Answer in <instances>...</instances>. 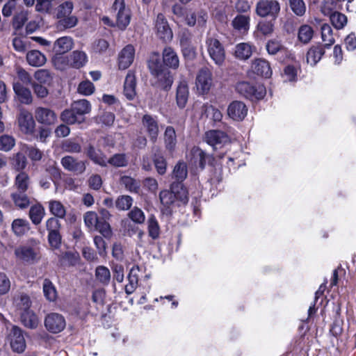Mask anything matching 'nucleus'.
I'll list each match as a JSON object with an SVG mask.
<instances>
[{
	"label": "nucleus",
	"instance_id": "nucleus-1",
	"mask_svg": "<svg viewBox=\"0 0 356 356\" xmlns=\"http://www.w3.org/2000/svg\"><path fill=\"white\" fill-rule=\"evenodd\" d=\"M147 67L151 75V86L159 90L168 92L174 83V74L172 70L162 65L160 54L153 51L150 54Z\"/></svg>",
	"mask_w": 356,
	"mask_h": 356
},
{
	"label": "nucleus",
	"instance_id": "nucleus-2",
	"mask_svg": "<svg viewBox=\"0 0 356 356\" xmlns=\"http://www.w3.org/2000/svg\"><path fill=\"white\" fill-rule=\"evenodd\" d=\"M110 13L116 19V26L120 30H125L131 19V11L126 5L125 0H115L110 8Z\"/></svg>",
	"mask_w": 356,
	"mask_h": 356
},
{
	"label": "nucleus",
	"instance_id": "nucleus-3",
	"mask_svg": "<svg viewBox=\"0 0 356 356\" xmlns=\"http://www.w3.org/2000/svg\"><path fill=\"white\" fill-rule=\"evenodd\" d=\"M235 90L240 95L252 101L262 99L266 94L264 85L249 81L238 82Z\"/></svg>",
	"mask_w": 356,
	"mask_h": 356
},
{
	"label": "nucleus",
	"instance_id": "nucleus-4",
	"mask_svg": "<svg viewBox=\"0 0 356 356\" xmlns=\"http://www.w3.org/2000/svg\"><path fill=\"white\" fill-rule=\"evenodd\" d=\"M73 8V3L70 1H66L58 6L56 13L58 19L57 26L60 29H70L77 24V17L71 15Z\"/></svg>",
	"mask_w": 356,
	"mask_h": 356
},
{
	"label": "nucleus",
	"instance_id": "nucleus-5",
	"mask_svg": "<svg viewBox=\"0 0 356 356\" xmlns=\"http://www.w3.org/2000/svg\"><path fill=\"white\" fill-rule=\"evenodd\" d=\"M255 11L261 17H269L276 20L280 12V4L277 0H259L256 4Z\"/></svg>",
	"mask_w": 356,
	"mask_h": 356
},
{
	"label": "nucleus",
	"instance_id": "nucleus-6",
	"mask_svg": "<svg viewBox=\"0 0 356 356\" xmlns=\"http://www.w3.org/2000/svg\"><path fill=\"white\" fill-rule=\"evenodd\" d=\"M16 259L26 264L37 263L40 259V253L38 249L30 245H19L14 251Z\"/></svg>",
	"mask_w": 356,
	"mask_h": 356
},
{
	"label": "nucleus",
	"instance_id": "nucleus-7",
	"mask_svg": "<svg viewBox=\"0 0 356 356\" xmlns=\"http://www.w3.org/2000/svg\"><path fill=\"white\" fill-rule=\"evenodd\" d=\"M207 51L216 64L220 65L225 60V50L222 44L216 38L209 37L206 39Z\"/></svg>",
	"mask_w": 356,
	"mask_h": 356
},
{
	"label": "nucleus",
	"instance_id": "nucleus-8",
	"mask_svg": "<svg viewBox=\"0 0 356 356\" xmlns=\"http://www.w3.org/2000/svg\"><path fill=\"white\" fill-rule=\"evenodd\" d=\"M266 49L268 54L276 56V59L282 63L290 58L291 56L288 49L276 39L269 40L266 42Z\"/></svg>",
	"mask_w": 356,
	"mask_h": 356
},
{
	"label": "nucleus",
	"instance_id": "nucleus-9",
	"mask_svg": "<svg viewBox=\"0 0 356 356\" xmlns=\"http://www.w3.org/2000/svg\"><path fill=\"white\" fill-rule=\"evenodd\" d=\"M154 25L156 34L160 40L164 42H169L172 40V31L163 13H159L157 15Z\"/></svg>",
	"mask_w": 356,
	"mask_h": 356
},
{
	"label": "nucleus",
	"instance_id": "nucleus-10",
	"mask_svg": "<svg viewBox=\"0 0 356 356\" xmlns=\"http://www.w3.org/2000/svg\"><path fill=\"white\" fill-rule=\"evenodd\" d=\"M170 189L177 202V207L186 206L189 200L188 191L181 181H173L170 185Z\"/></svg>",
	"mask_w": 356,
	"mask_h": 356
},
{
	"label": "nucleus",
	"instance_id": "nucleus-11",
	"mask_svg": "<svg viewBox=\"0 0 356 356\" xmlns=\"http://www.w3.org/2000/svg\"><path fill=\"white\" fill-rule=\"evenodd\" d=\"M12 350L17 353H23L26 348V341L21 328L14 325L8 336Z\"/></svg>",
	"mask_w": 356,
	"mask_h": 356
},
{
	"label": "nucleus",
	"instance_id": "nucleus-12",
	"mask_svg": "<svg viewBox=\"0 0 356 356\" xmlns=\"http://www.w3.org/2000/svg\"><path fill=\"white\" fill-rule=\"evenodd\" d=\"M206 142L216 151L218 147L222 148L224 145L229 141L228 135L220 130H209L205 134Z\"/></svg>",
	"mask_w": 356,
	"mask_h": 356
},
{
	"label": "nucleus",
	"instance_id": "nucleus-13",
	"mask_svg": "<svg viewBox=\"0 0 356 356\" xmlns=\"http://www.w3.org/2000/svg\"><path fill=\"white\" fill-rule=\"evenodd\" d=\"M65 320L61 314L51 313L44 320L46 329L51 333H59L65 327Z\"/></svg>",
	"mask_w": 356,
	"mask_h": 356
},
{
	"label": "nucleus",
	"instance_id": "nucleus-14",
	"mask_svg": "<svg viewBox=\"0 0 356 356\" xmlns=\"http://www.w3.org/2000/svg\"><path fill=\"white\" fill-rule=\"evenodd\" d=\"M142 124L145 128L147 134L152 143L157 140L159 128L157 116H152L149 114H145L142 117Z\"/></svg>",
	"mask_w": 356,
	"mask_h": 356
},
{
	"label": "nucleus",
	"instance_id": "nucleus-15",
	"mask_svg": "<svg viewBox=\"0 0 356 356\" xmlns=\"http://www.w3.org/2000/svg\"><path fill=\"white\" fill-rule=\"evenodd\" d=\"M247 113L248 107L241 101H233L227 107V115L234 121L241 122L243 120Z\"/></svg>",
	"mask_w": 356,
	"mask_h": 356
},
{
	"label": "nucleus",
	"instance_id": "nucleus-16",
	"mask_svg": "<svg viewBox=\"0 0 356 356\" xmlns=\"http://www.w3.org/2000/svg\"><path fill=\"white\" fill-rule=\"evenodd\" d=\"M196 86L202 94H207L212 86V73L207 67L200 70L196 77Z\"/></svg>",
	"mask_w": 356,
	"mask_h": 356
},
{
	"label": "nucleus",
	"instance_id": "nucleus-17",
	"mask_svg": "<svg viewBox=\"0 0 356 356\" xmlns=\"http://www.w3.org/2000/svg\"><path fill=\"white\" fill-rule=\"evenodd\" d=\"M159 199L162 206L161 208L162 213L166 216H171L173 207H177V202L170 189L161 191Z\"/></svg>",
	"mask_w": 356,
	"mask_h": 356
},
{
	"label": "nucleus",
	"instance_id": "nucleus-18",
	"mask_svg": "<svg viewBox=\"0 0 356 356\" xmlns=\"http://www.w3.org/2000/svg\"><path fill=\"white\" fill-rule=\"evenodd\" d=\"M162 65L170 70H177L179 67V58L172 47H165L162 51Z\"/></svg>",
	"mask_w": 356,
	"mask_h": 356
},
{
	"label": "nucleus",
	"instance_id": "nucleus-19",
	"mask_svg": "<svg viewBox=\"0 0 356 356\" xmlns=\"http://www.w3.org/2000/svg\"><path fill=\"white\" fill-rule=\"evenodd\" d=\"M36 120L44 125L51 126L57 121V116L54 111L48 108L38 107L35 109Z\"/></svg>",
	"mask_w": 356,
	"mask_h": 356
},
{
	"label": "nucleus",
	"instance_id": "nucleus-20",
	"mask_svg": "<svg viewBox=\"0 0 356 356\" xmlns=\"http://www.w3.org/2000/svg\"><path fill=\"white\" fill-rule=\"evenodd\" d=\"M135 56V49L132 44L126 45L118 56V67L120 70L127 69L133 63Z\"/></svg>",
	"mask_w": 356,
	"mask_h": 356
},
{
	"label": "nucleus",
	"instance_id": "nucleus-21",
	"mask_svg": "<svg viewBox=\"0 0 356 356\" xmlns=\"http://www.w3.org/2000/svg\"><path fill=\"white\" fill-rule=\"evenodd\" d=\"M136 76L134 71H129L124 82L123 94L128 100H134L136 96Z\"/></svg>",
	"mask_w": 356,
	"mask_h": 356
},
{
	"label": "nucleus",
	"instance_id": "nucleus-22",
	"mask_svg": "<svg viewBox=\"0 0 356 356\" xmlns=\"http://www.w3.org/2000/svg\"><path fill=\"white\" fill-rule=\"evenodd\" d=\"M325 49L327 47L321 43L312 45L306 54L307 63L312 66H315L325 54Z\"/></svg>",
	"mask_w": 356,
	"mask_h": 356
},
{
	"label": "nucleus",
	"instance_id": "nucleus-23",
	"mask_svg": "<svg viewBox=\"0 0 356 356\" xmlns=\"http://www.w3.org/2000/svg\"><path fill=\"white\" fill-rule=\"evenodd\" d=\"M18 123L22 131L32 134L35 123L32 114L26 110H22L18 117Z\"/></svg>",
	"mask_w": 356,
	"mask_h": 356
},
{
	"label": "nucleus",
	"instance_id": "nucleus-24",
	"mask_svg": "<svg viewBox=\"0 0 356 356\" xmlns=\"http://www.w3.org/2000/svg\"><path fill=\"white\" fill-rule=\"evenodd\" d=\"M84 153L95 164L99 165L102 167L106 166V155L101 149H97L92 144H89L85 148Z\"/></svg>",
	"mask_w": 356,
	"mask_h": 356
},
{
	"label": "nucleus",
	"instance_id": "nucleus-25",
	"mask_svg": "<svg viewBox=\"0 0 356 356\" xmlns=\"http://www.w3.org/2000/svg\"><path fill=\"white\" fill-rule=\"evenodd\" d=\"M13 88L17 100L22 104H31L33 97L31 90L24 87L20 82L13 83Z\"/></svg>",
	"mask_w": 356,
	"mask_h": 356
},
{
	"label": "nucleus",
	"instance_id": "nucleus-26",
	"mask_svg": "<svg viewBox=\"0 0 356 356\" xmlns=\"http://www.w3.org/2000/svg\"><path fill=\"white\" fill-rule=\"evenodd\" d=\"M191 154L195 160V163H197L198 167L201 170H204L206 167L207 163L213 165L214 158L212 156L207 154L201 148L195 147L191 149Z\"/></svg>",
	"mask_w": 356,
	"mask_h": 356
},
{
	"label": "nucleus",
	"instance_id": "nucleus-27",
	"mask_svg": "<svg viewBox=\"0 0 356 356\" xmlns=\"http://www.w3.org/2000/svg\"><path fill=\"white\" fill-rule=\"evenodd\" d=\"M152 161L157 173L164 175L167 172L168 163L163 152L157 148L152 154Z\"/></svg>",
	"mask_w": 356,
	"mask_h": 356
},
{
	"label": "nucleus",
	"instance_id": "nucleus-28",
	"mask_svg": "<svg viewBox=\"0 0 356 356\" xmlns=\"http://www.w3.org/2000/svg\"><path fill=\"white\" fill-rule=\"evenodd\" d=\"M164 145L165 149L170 154H172L176 148L177 140L175 128L168 126L164 132Z\"/></svg>",
	"mask_w": 356,
	"mask_h": 356
},
{
	"label": "nucleus",
	"instance_id": "nucleus-29",
	"mask_svg": "<svg viewBox=\"0 0 356 356\" xmlns=\"http://www.w3.org/2000/svg\"><path fill=\"white\" fill-rule=\"evenodd\" d=\"M189 95L188 86L186 81H180L176 91V102L179 108H184Z\"/></svg>",
	"mask_w": 356,
	"mask_h": 356
},
{
	"label": "nucleus",
	"instance_id": "nucleus-30",
	"mask_svg": "<svg viewBox=\"0 0 356 356\" xmlns=\"http://www.w3.org/2000/svg\"><path fill=\"white\" fill-rule=\"evenodd\" d=\"M254 72L258 76L264 78H270L272 75V70L268 60L259 58L254 63Z\"/></svg>",
	"mask_w": 356,
	"mask_h": 356
},
{
	"label": "nucleus",
	"instance_id": "nucleus-31",
	"mask_svg": "<svg viewBox=\"0 0 356 356\" xmlns=\"http://www.w3.org/2000/svg\"><path fill=\"white\" fill-rule=\"evenodd\" d=\"M140 270L138 266L132 267L129 270L127 276L128 284L125 285V293L128 295L131 294L137 288L139 276L138 273Z\"/></svg>",
	"mask_w": 356,
	"mask_h": 356
},
{
	"label": "nucleus",
	"instance_id": "nucleus-32",
	"mask_svg": "<svg viewBox=\"0 0 356 356\" xmlns=\"http://www.w3.org/2000/svg\"><path fill=\"white\" fill-rule=\"evenodd\" d=\"M28 63L33 67L42 66L46 63L45 56L38 50H31L26 54Z\"/></svg>",
	"mask_w": 356,
	"mask_h": 356
},
{
	"label": "nucleus",
	"instance_id": "nucleus-33",
	"mask_svg": "<svg viewBox=\"0 0 356 356\" xmlns=\"http://www.w3.org/2000/svg\"><path fill=\"white\" fill-rule=\"evenodd\" d=\"M20 318L22 324L25 327L31 329H35L38 327V318L32 310L29 309L22 312Z\"/></svg>",
	"mask_w": 356,
	"mask_h": 356
},
{
	"label": "nucleus",
	"instance_id": "nucleus-34",
	"mask_svg": "<svg viewBox=\"0 0 356 356\" xmlns=\"http://www.w3.org/2000/svg\"><path fill=\"white\" fill-rule=\"evenodd\" d=\"M72 48V41L69 37H61L54 44V50L56 54H63Z\"/></svg>",
	"mask_w": 356,
	"mask_h": 356
},
{
	"label": "nucleus",
	"instance_id": "nucleus-35",
	"mask_svg": "<svg viewBox=\"0 0 356 356\" xmlns=\"http://www.w3.org/2000/svg\"><path fill=\"white\" fill-rule=\"evenodd\" d=\"M44 215V209L41 204L38 203L31 207L29 216L33 224H40Z\"/></svg>",
	"mask_w": 356,
	"mask_h": 356
},
{
	"label": "nucleus",
	"instance_id": "nucleus-36",
	"mask_svg": "<svg viewBox=\"0 0 356 356\" xmlns=\"http://www.w3.org/2000/svg\"><path fill=\"white\" fill-rule=\"evenodd\" d=\"M11 228L17 236H22L30 229V225L26 219L17 218L13 221Z\"/></svg>",
	"mask_w": 356,
	"mask_h": 356
},
{
	"label": "nucleus",
	"instance_id": "nucleus-37",
	"mask_svg": "<svg viewBox=\"0 0 356 356\" xmlns=\"http://www.w3.org/2000/svg\"><path fill=\"white\" fill-rule=\"evenodd\" d=\"M250 18L249 16L238 15L232 20V24L234 29L247 33L250 29Z\"/></svg>",
	"mask_w": 356,
	"mask_h": 356
},
{
	"label": "nucleus",
	"instance_id": "nucleus-38",
	"mask_svg": "<svg viewBox=\"0 0 356 356\" xmlns=\"http://www.w3.org/2000/svg\"><path fill=\"white\" fill-rule=\"evenodd\" d=\"M10 197L14 204L21 209H26L31 204L30 198L26 194V192L16 191L13 193Z\"/></svg>",
	"mask_w": 356,
	"mask_h": 356
},
{
	"label": "nucleus",
	"instance_id": "nucleus-39",
	"mask_svg": "<svg viewBox=\"0 0 356 356\" xmlns=\"http://www.w3.org/2000/svg\"><path fill=\"white\" fill-rule=\"evenodd\" d=\"M120 184L123 185L126 190L129 192L135 193H139L140 184V182L134 178L128 175H123L120 177Z\"/></svg>",
	"mask_w": 356,
	"mask_h": 356
},
{
	"label": "nucleus",
	"instance_id": "nucleus-40",
	"mask_svg": "<svg viewBox=\"0 0 356 356\" xmlns=\"http://www.w3.org/2000/svg\"><path fill=\"white\" fill-rule=\"evenodd\" d=\"M72 107L75 113L78 114L81 118H83V115L89 113L91 111V104L87 99L76 101L72 104Z\"/></svg>",
	"mask_w": 356,
	"mask_h": 356
},
{
	"label": "nucleus",
	"instance_id": "nucleus-41",
	"mask_svg": "<svg viewBox=\"0 0 356 356\" xmlns=\"http://www.w3.org/2000/svg\"><path fill=\"white\" fill-rule=\"evenodd\" d=\"M252 54V46L245 42L238 44L235 47L234 55L241 60H247Z\"/></svg>",
	"mask_w": 356,
	"mask_h": 356
},
{
	"label": "nucleus",
	"instance_id": "nucleus-42",
	"mask_svg": "<svg viewBox=\"0 0 356 356\" xmlns=\"http://www.w3.org/2000/svg\"><path fill=\"white\" fill-rule=\"evenodd\" d=\"M188 175L187 165L182 161H179L174 167L172 171V177L176 179L175 181H183L185 180Z\"/></svg>",
	"mask_w": 356,
	"mask_h": 356
},
{
	"label": "nucleus",
	"instance_id": "nucleus-43",
	"mask_svg": "<svg viewBox=\"0 0 356 356\" xmlns=\"http://www.w3.org/2000/svg\"><path fill=\"white\" fill-rule=\"evenodd\" d=\"M275 20H261L259 22L257 29L264 36H270L274 31Z\"/></svg>",
	"mask_w": 356,
	"mask_h": 356
},
{
	"label": "nucleus",
	"instance_id": "nucleus-44",
	"mask_svg": "<svg viewBox=\"0 0 356 356\" xmlns=\"http://www.w3.org/2000/svg\"><path fill=\"white\" fill-rule=\"evenodd\" d=\"M42 289L44 296L47 300L51 302H54L56 300L57 291L55 286L49 279L46 278L44 280Z\"/></svg>",
	"mask_w": 356,
	"mask_h": 356
},
{
	"label": "nucleus",
	"instance_id": "nucleus-45",
	"mask_svg": "<svg viewBox=\"0 0 356 356\" xmlns=\"http://www.w3.org/2000/svg\"><path fill=\"white\" fill-rule=\"evenodd\" d=\"M148 235L153 240L158 239L160 236V226L154 215H151L147 220Z\"/></svg>",
	"mask_w": 356,
	"mask_h": 356
},
{
	"label": "nucleus",
	"instance_id": "nucleus-46",
	"mask_svg": "<svg viewBox=\"0 0 356 356\" xmlns=\"http://www.w3.org/2000/svg\"><path fill=\"white\" fill-rule=\"evenodd\" d=\"M314 36V29L308 24L300 26L298 33V40L303 44L309 43Z\"/></svg>",
	"mask_w": 356,
	"mask_h": 356
},
{
	"label": "nucleus",
	"instance_id": "nucleus-47",
	"mask_svg": "<svg viewBox=\"0 0 356 356\" xmlns=\"http://www.w3.org/2000/svg\"><path fill=\"white\" fill-rule=\"evenodd\" d=\"M29 184V176L25 172H20L15 179V186L18 192H26Z\"/></svg>",
	"mask_w": 356,
	"mask_h": 356
},
{
	"label": "nucleus",
	"instance_id": "nucleus-48",
	"mask_svg": "<svg viewBox=\"0 0 356 356\" xmlns=\"http://www.w3.org/2000/svg\"><path fill=\"white\" fill-rule=\"evenodd\" d=\"M60 119L66 124H73L76 122L81 123L83 118H81L78 114L75 113L72 107L70 109H65L60 115Z\"/></svg>",
	"mask_w": 356,
	"mask_h": 356
},
{
	"label": "nucleus",
	"instance_id": "nucleus-49",
	"mask_svg": "<svg viewBox=\"0 0 356 356\" xmlns=\"http://www.w3.org/2000/svg\"><path fill=\"white\" fill-rule=\"evenodd\" d=\"M49 211L56 218L63 219L66 215V210L63 204L57 200L49 202Z\"/></svg>",
	"mask_w": 356,
	"mask_h": 356
},
{
	"label": "nucleus",
	"instance_id": "nucleus-50",
	"mask_svg": "<svg viewBox=\"0 0 356 356\" xmlns=\"http://www.w3.org/2000/svg\"><path fill=\"white\" fill-rule=\"evenodd\" d=\"M321 38L323 41L325 42L323 44L325 46L327 49H330V47L334 43L335 40L333 37L332 29L329 24H324L322 25Z\"/></svg>",
	"mask_w": 356,
	"mask_h": 356
},
{
	"label": "nucleus",
	"instance_id": "nucleus-51",
	"mask_svg": "<svg viewBox=\"0 0 356 356\" xmlns=\"http://www.w3.org/2000/svg\"><path fill=\"white\" fill-rule=\"evenodd\" d=\"M108 163L115 168L126 167L128 165V159L126 154L117 153L108 159L106 165Z\"/></svg>",
	"mask_w": 356,
	"mask_h": 356
},
{
	"label": "nucleus",
	"instance_id": "nucleus-52",
	"mask_svg": "<svg viewBox=\"0 0 356 356\" xmlns=\"http://www.w3.org/2000/svg\"><path fill=\"white\" fill-rule=\"evenodd\" d=\"M96 279L103 285H108L111 280L109 269L104 266H99L95 269Z\"/></svg>",
	"mask_w": 356,
	"mask_h": 356
},
{
	"label": "nucleus",
	"instance_id": "nucleus-53",
	"mask_svg": "<svg viewBox=\"0 0 356 356\" xmlns=\"http://www.w3.org/2000/svg\"><path fill=\"white\" fill-rule=\"evenodd\" d=\"M300 71V65H287L283 70V76H284L287 81L290 82H295L298 80V72Z\"/></svg>",
	"mask_w": 356,
	"mask_h": 356
},
{
	"label": "nucleus",
	"instance_id": "nucleus-54",
	"mask_svg": "<svg viewBox=\"0 0 356 356\" xmlns=\"http://www.w3.org/2000/svg\"><path fill=\"white\" fill-rule=\"evenodd\" d=\"M94 228L106 238L109 239L113 236L111 227L105 219H99Z\"/></svg>",
	"mask_w": 356,
	"mask_h": 356
},
{
	"label": "nucleus",
	"instance_id": "nucleus-55",
	"mask_svg": "<svg viewBox=\"0 0 356 356\" xmlns=\"http://www.w3.org/2000/svg\"><path fill=\"white\" fill-rule=\"evenodd\" d=\"M61 148L64 152L70 153H80L81 152V145L74 138H70L62 143Z\"/></svg>",
	"mask_w": 356,
	"mask_h": 356
},
{
	"label": "nucleus",
	"instance_id": "nucleus-56",
	"mask_svg": "<svg viewBox=\"0 0 356 356\" xmlns=\"http://www.w3.org/2000/svg\"><path fill=\"white\" fill-rule=\"evenodd\" d=\"M90 303L87 299H82L78 302L77 305L74 308V313L80 318H85L90 313Z\"/></svg>",
	"mask_w": 356,
	"mask_h": 356
},
{
	"label": "nucleus",
	"instance_id": "nucleus-57",
	"mask_svg": "<svg viewBox=\"0 0 356 356\" xmlns=\"http://www.w3.org/2000/svg\"><path fill=\"white\" fill-rule=\"evenodd\" d=\"M133 201V198L130 195H122L118 197L115 204L118 210L127 211L131 207Z\"/></svg>",
	"mask_w": 356,
	"mask_h": 356
},
{
	"label": "nucleus",
	"instance_id": "nucleus-58",
	"mask_svg": "<svg viewBox=\"0 0 356 356\" xmlns=\"http://www.w3.org/2000/svg\"><path fill=\"white\" fill-rule=\"evenodd\" d=\"M292 12L297 16L302 17L306 12V6L303 0H289Z\"/></svg>",
	"mask_w": 356,
	"mask_h": 356
},
{
	"label": "nucleus",
	"instance_id": "nucleus-59",
	"mask_svg": "<svg viewBox=\"0 0 356 356\" xmlns=\"http://www.w3.org/2000/svg\"><path fill=\"white\" fill-rule=\"evenodd\" d=\"M31 300L29 295L26 293H21L16 299V305L18 309L25 312L30 309L31 306Z\"/></svg>",
	"mask_w": 356,
	"mask_h": 356
},
{
	"label": "nucleus",
	"instance_id": "nucleus-60",
	"mask_svg": "<svg viewBox=\"0 0 356 356\" xmlns=\"http://www.w3.org/2000/svg\"><path fill=\"white\" fill-rule=\"evenodd\" d=\"M72 56V65L76 69L83 67L87 62V56L83 51H75L73 52Z\"/></svg>",
	"mask_w": 356,
	"mask_h": 356
},
{
	"label": "nucleus",
	"instance_id": "nucleus-61",
	"mask_svg": "<svg viewBox=\"0 0 356 356\" xmlns=\"http://www.w3.org/2000/svg\"><path fill=\"white\" fill-rule=\"evenodd\" d=\"M15 145V140L13 136L6 134L0 136V150L8 152Z\"/></svg>",
	"mask_w": 356,
	"mask_h": 356
},
{
	"label": "nucleus",
	"instance_id": "nucleus-62",
	"mask_svg": "<svg viewBox=\"0 0 356 356\" xmlns=\"http://www.w3.org/2000/svg\"><path fill=\"white\" fill-rule=\"evenodd\" d=\"M343 320L342 318H335L330 325V333L334 337H340L343 331Z\"/></svg>",
	"mask_w": 356,
	"mask_h": 356
},
{
	"label": "nucleus",
	"instance_id": "nucleus-63",
	"mask_svg": "<svg viewBox=\"0 0 356 356\" xmlns=\"http://www.w3.org/2000/svg\"><path fill=\"white\" fill-rule=\"evenodd\" d=\"M330 20L332 25L337 29H341L343 28V26L347 23V17L344 14L341 13H334L330 16Z\"/></svg>",
	"mask_w": 356,
	"mask_h": 356
},
{
	"label": "nucleus",
	"instance_id": "nucleus-64",
	"mask_svg": "<svg viewBox=\"0 0 356 356\" xmlns=\"http://www.w3.org/2000/svg\"><path fill=\"white\" fill-rule=\"evenodd\" d=\"M77 91L79 94L88 96L95 92V86L89 80L83 81L79 84Z\"/></svg>",
	"mask_w": 356,
	"mask_h": 356
}]
</instances>
